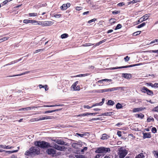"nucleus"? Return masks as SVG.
<instances>
[{
  "label": "nucleus",
  "mask_w": 158,
  "mask_h": 158,
  "mask_svg": "<svg viewBox=\"0 0 158 158\" xmlns=\"http://www.w3.org/2000/svg\"><path fill=\"white\" fill-rule=\"evenodd\" d=\"M89 75V74L86 73L85 74H81L78 75H77L74 76L75 77H85Z\"/></svg>",
  "instance_id": "nucleus-28"
},
{
  "label": "nucleus",
  "mask_w": 158,
  "mask_h": 158,
  "mask_svg": "<svg viewBox=\"0 0 158 158\" xmlns=\"http://www.w3.org/2000/svg\"><path fill=\"white\" fill-rule=\"evenodd\" d=\"M154 119L152 117H148L147 119V122H150L151 121L154 122Z\"/></svg>",
  "instance_id": "nucleus-30"
},
{
  "label": "nucleus",
  "mask_w": 158,
  "mask_h": 158,
  "mask_svg": "<svg viewBox=\"0 0 158 158\" xmlns=\"http://www.w3.org/2000/svg\"><path fill=\"white\" fill-rule=\"evenodd\" d=\"M60 9L62 10H65L67 9V7L65 4H63L61 7Z\"/></svg>",
  "instance_id": "nucleus-26"
},
{
  "label": "nucleus",
  "mask_w": 158,
  "mask_h": 158,
  "mask_svg": "<svg viewBox=\"0 0 158 158\" xmlns=\"http://www.w3.org/2000/svg\"><path fill=\"white\" fill-rule=\"evenodd\" d=\"M34 144L35 146L42 148L53 147L59 151H64L65 150V148L64 146H59L56 143L51 145L48 143L43 141H35V142Z\"/></svg>",
  "instance_id": "nucleus-1"
},
{
  "label": "nucleus",
  "mask_w": 158,
  "mask_h": 158,
  "mask_svg": "<svg viewBox=\"0 0 158 158\" xmlns=\"http://www.w3.org/2000/svg\"><path fill=\"white\" fill-rule=\"evenodd\" d=\"M122 27V26L121 24H118L117 25V26H116V27H115V28L114 30H117V29L121 28Z\"/></svg>",
  "instance_id": "nucleus-39"
},
{
  "label": "nucleus",
  "mask_w": 158,
  "mask_h": 158,
  "mask_svg": "<svg viewBox=\"0 0 158 158\" xmlns=\"http://www.w3.org/2000/svg\"><path fill=\"white\" fill-rule=\"evenodd\" d=\"M27 73V72H25L24 73H22V74H18V75H13V76H9V77H11L20 76H21V75H23L24 74H25L26 73Z\"/></svg>",
  "instance_id": "nucleus-48"
},
{
  "label": "nucleus",
  "mask_w": 158,
  "mask_h": 158,
  "mask_svg": "<svg viewBox=\"0 0 158 158\" xmlns=\"http://www.w3.org/2000/svg\"><path fill=\"white\" fill-rule=\"evenodd\" d=\"M120 12L119 11L115 10L112 11V14L114 15H116L119 13Z\"/></svg>",
  "instance_id": "nucleus-52"
},
{
  "label": "nucleus",
  "mask_w": 158,
  "mask_h": 158,
  "mask_svg": "<svg viewBox=\"0 0 158 158\" xmlns=\"http://www.w3.org/2000/svg\"><path fill=\"white\" fill-rule=\"evenodd\" d=\"M144 157V156L143 154L142 153H141L138 155H137L135 158H143Z\"/></svg>",
  "instance_id": "nucleus-24"
},
{
  "label": "nucleus",
  "mask_w": 158,
  "mask_h": 158,
  "mask_svg": "<svg viewBox=\"0 0 158 158\" xmlns=\"http://www.w3.org/2000/svg\"><path fill=\"white\" fill-rule=\"evenodd\" d=\"M146 84L149 86H151L152 87H153V84L151 83H147Z\"/></svg>",
  "instance_id": "nucleus-63"
},
{
  "label": "nucleus",
  "mask_w": 158,
  "mask_h": 158,
  "mask_svg": "<svg viewBox=\"0 0 158 158\" xmlns=\"http://www.w3.org/2000/svg\"><path fill=\"white\" fill-rule=\"evenodd\" d=\"M106 39H104L102 41H100L98 43H97L95 44V45H94V47H95L97 46H99V45H100V44H102V43L106 42Z\"/></svg>",
  "instance_id": "nucleus-20"
},
{
  "label": "nucleus",
  "mask_w": 158,
  "mask_h": 158,
  "mask_svg": "<svg viewBox=\"0 0 158 158\" xmlns=\"http://www.w3.org/2000/svg\"><path fill=\"white\" fill-rule=\"evenodd\" d=\"M18 150H14L13 151H6V152H8V153H9V154H11V153H13L14 152H17L18 151V150L19 149V147H18Z\"/></svg>",
  "instance_id": "nucleus-33"
},
{
  "label": "nucleus",
  "mask_w": 158,
  "mask_h": 158,
  "mask_svg": "<svg viewBox=\"0 0 158 158\" xmlns=\"http://www.w3.org/2000/svg\"><path fill=\"white\" fill-rule=\"evenodd\" d=\"M40 153V149L37 147H32L29 150L27 151L25 155L27 158H31L36 154H39Z\"/></svg>",
  "instance_id": "nucleus-2"
},
{
  "label": "nucleus",
  "mask_w": 158,
  "mask_h": 158,
  "mask_svg": "<svg viewBox=\"0 0 158 158\" xmlns=\"http://www.w3.org/2000/svg\"><path fill=\"white\" fill-rule=\"evenodd\" d=\"M78 82V81H76L72 85V87L74 90H80V87L78 86H77Z\"/></svg>",
  "instance_id": "nucleus-10"
},
{
  "label": "nucleus",
  "mask_w": 158,
  "mask_h": 158,
  "mask_svg": "<svg viewBox=\"0 0 158 158\" xmlns=\"http://www.w3.org/2000/svg\"><path fill=\"white\" fill-rule=\"evenodd\" d=\"M82 8V7H79V6H77L76 8V10H81Z\"/></svg>",
  "instance_id": "nucleus-54"
},
{
  "label": "nucleus",
  "mask_w": 158,
  "mask_h": 158,
  "mask_svg": "<svg viewBox=\"0 0 158 158\" xmlns=\"http://www.w3.org/2000/svg\"><path fill=\"white\" fill-rule=\"evenodd\" d=\"M110 151V148L101 147L97 148L95 152L98 153H106L107 152Z\"/></svg>",
  "instance_id": "nucleus-4"
},
{
  "label": "nucleus",
  "mask_w": 158,
  "mask_h": 158,
  "mask_svg": "<svg viewBox=\"0 0 158 158\" xmlns=\"http://www.w3.org/2000/svg\"><path fill=\"white\" fill-rule=\"evenodd\" d=\"M153 153L156 158H158V151H154L153 152Z\"/></svg>",
  "instance_id": "nucleus-35"
},
{
  "label": "nucleus",
  "mask_w": 158,
  "mask_h": 158,
  "mask_svg": "<svg viewBox=\"0 0 158 158\" xmlns=\"http://www.w3.org/2000/svg\"><path fill=\"white\" fill-rule=\"evenodd\" d=\"M33 21V20H29L28 19H24L23 21V22L24 23H28L32 22Z\"/></svg>",
  "instance_id": "nucleus-29"
},
{
  "label": "nucleus",
  "mask_w": 158,
  "mask_h": 158,
  "mask_svg": "<svg viewBox=\"0 0 158 158\" xmlns=\"http://www.w3.org/2000/svg\"><path fill=\"white\" fill-rule=\"evenodd\" d=\"M83 107L84 108H87V109H89L92 107L91 106H89V105H84Z\"/></svg>",
  "instance_id": "nucleus-59"
},
{
  "label": "nucleus",
  "mask_w": 158,
  "mask_h": 158,
  "mask_svg": "<svg viewBox=\"0 0 158 158\" xmlns=\"http://www.w3.org/2000/svg\"><path fill=\"white\" fill-rule=\"evenodd\" d=\"M94 44H92L91 43H86L85 44H84L83 45V46L84 47H87V46H90L93 45H94Z\"/></svg>",
  "instance_id": "nucleus-42"
},
{
  "label": "nucleus",
  "mask_w": 158,
  "mask_h": 158,
  "mask_svg": "<svg viewBox=\"0 0 158 158\" xmlns=\"http://www.w3.org/2000/svg\"><path fill=\"white\" fill-rule=\"evenodd\" d=\"M33 21L31 23H34L33 24L34 25H39L38 23H37V22H41V21H35V20H33Z\"/></svg>",
  "instance_id": "nucleus-53"
},
{
  "label": "nucleus",
  "mask_w": 158,
  "mask_h": 158,
  "mask_svg": "<svg viewBox=\"0 0 158 158\" xmlns=\"http://www.w3.org/2000/svg\"><path fill=\"white\" fill-rule=\"evenodd\" d=\"M154 111H158V106H157L154 108L152 110Z\"/></svg>",
  "instance_id": "nucleus-58"
},
{
  "label": "nucleus",
  "mask_w": 158,
  "mask_h": 158,
  "mask_svg": "<svg viewBox=\"0 0 158 158\" xmlns=\"http://www.w3.org/2000/svg\"><path fill=\"white\" fill-rule=\"evenodd\" d=\"M14 147L13 146H10L8 145L6 146L5 145L4 149H9L13 148Z\"/></svg>",
  "instance_id": "nucleus-44"
},
{
  "label": "nucleus",
  "mask_w": 158,
  "mask_h": 158,
  "mask_svg": "<svg viewBox=\"0 0 158 158\" xmlns=\"http://www.w3.org/2000/svg\"><path fill=\"white\" fill-rule=\"evenodd\" d=\"M142 64L141 63L135 64H134L130 65H126L124 66H122L121 67H113L110 68V69H122V68H130L131 67L136 66L139 65H142Z\"/></svg>",
  "instance_id": "nucleus-5"
},
{
  "label": "nucleus",
  "mask_w": 158,
  "mask_h": 158,
  "mask_svg": "<svg viewBox=\"0 0 158 158\" xmlns=\"http://www.w3.org/2000/svg\"><path fill=\"white\" fill-rule=\"evenodd\" d=\"M89 133L88 132H85L83 134H80L78 133H76V135L79 136L81 137H83L87 135V134H88Z\"/></svg>",
  "instance_id": "nucleus-16"
},
{
  "label": "nucleus",
  "mask_w": 158,
  "mask_h": 158,
  "mask_svg": "<svg viewBox=\"0 0 158 158\" xmlns=\"http://www.w3.org/2000/svg\"><path fill=\"white\" fill-rule=\"evenodd\" d=\"M141 33V31H137L136 32H135L134 33V35H139Z\"/></svg>",
  "instance_id": "nucleus-60"
},
{
  "label": "nucleus",
  "mask_w": 158,
  "mask_h": 158,
  "mask_svg": "<svg viewBox=\"0 0 158 158\" xmlns=\"http://www.w3.org/2000/svg\"><path fill=\"white\" fill-rule=\"evenodd\" d=\"M145 109V108H143L142 107H139V108H134L133 110L132 111L133 112L135 113L136 112H138L139 111H142Z\"/></svg>",
  "instance_id": "nucleus-13"
},
{
  "label": "nucleus",
  "mask_w": 158,
  "mask_h": 158,
  "mask_svg": "<svg viewBox=\"0 0 158 158\" xmlns=\"http://www.w3.org/2000/svg\"><path fill=\"white\" fill-rule=\"evenodd\" d=\"M117 88V90L120 89L122 91H123L124 90V89L125 88V87H116Z\"/></svg>",
  "instance_id": "nucleus-43"
},
{
  "label": "nucleus",
  "mask_w": 158,
  "mask_h": 158,
  "mask_svg": "<svg viewBox=\"0 0 158 158\" xmlns=\"http://www.w3.org/2000/svg\"><path fill=\"white\" fill-rule=\"evenodd\" d=\"M62 110V109H56V110H52L46 111L44 113L47 114V113H52V112L57 111H60V110Z\"/></svg>",
  "instance_id": "nucleus-19"
},
{
  "label": "nucleus",
  "mask_w": 158,
  "mask_h": 158,
  "mask_svg": "<svg viewBox=\"0 0 158 158\" xmlns=\"http://www.w3.org/2000/svg\"><path fill=\"white\" fill-rule=\"evenodd\" d=\"M113 112H105L102 114V116H111L114 114Z\"/></svg>",
  "instance_id": "nucleus-14"
},
{
  "label": "nucleus",
  "mask_w": 158,
  "mask_h": 158,
  "mask_svg": "<svg viewBox=\"0 0 158 158\" xmlns=\"http://www.w3.org/2000/svg\"><path fill=\"white\" fill-rule=\"evenodd\" d=\"M123 106L119 103H118L116 105V107L117 109H119L122 108Z\"/></svg>",
  "instance_id": "nucleus-32"
},
{
  "label": "nucleus",
  "mask_w": 158,
  "mask_h": 158,
  "mask_svg": "<svg viewBox=\"0 0 158 158\" xmlns=\"http://www.w3.org/2000/svg\"><path fill=\"white\" fill-rule=\"evenodd\" d=\"M68 36V35L66 33L62 34L61 35V37L62 39L65 38Z\"/></svg>",
  "instance_id": "nucleus-34"
},
{
  "label": "nucleus",
  "mask_w": 158,
  "mask_h": 158,
  "mask_svg": "<svg viewBox=\"0 0 158 158\" xmlns=\"http://www.w3.org/2000/svg\"><path fill=\"white\" fill-rule=\"evenodd\" d=\"M130 59V57H128V56H127L124 58V60L126 62H127Z\"/></svg>",
  "instance_id": "nucleus-46"
},
{
  "label": "nucleus",
  "mask_w": 158,
  "mask_h": 158,
  "mask_svg": "<svg viewBox=\"0 0 158 158\" xmlns=\"http://www.w3.org/2000/svg\"><path fill=\"white\" fill-rule=\"evenodd\" d=\"M117 135L119 137L121 136V132L120 131H118L117 133Z\"/></svg>",
  "instance_id": "nucleus-61"
},
{
  "label": "nucleus",
  "mask_w": 158,
  "mask_h": 158,
  "mask_svg": "<svg viewBox=\"0 0 158 158\" xmlns=\"http://www.w3.org/2000/svg\"><path fill=\"white\" fill-rule=\"evenodd\" d=\"M124 5L123 2H120L118 4V6H121Z\"/></svg>",
  "instance_id": "nucleus-64"
},
{
  "label": "nucleus",
  "mask_w": 158,
  "mask_h": 158,
  "mask_svg": "<svg viewBox=\"0 0 158 158\" xmlns=\"http://www.w3.org/2000/svg\"><path fill=\"white\" fill-rule=\"evenodd\" d=\"M153 87H158V83H155L154 84H153Z\"/></svg>",
  "instance_id": "nucleus-62"
},
{
  "label": "nucleus",
  "mask_w": 158,
  "mask_h": 158,
  "mask_svg": "<svg viewBox=\"0 0 158 158\" xmlns=\"http://www.w3.org/2000/svg\"><path fill=\"white\" fill-rule=\"evenodd\" d=\"M109 89V91L111 92V91H114L117 90V88L116 87H113Z\"/></svg>",
  "instance_id": "nucleus-41"
},
{
  "label": "nucleus",
  "mask_w": 158,
  "mask_h": 158,
  "mask_svg": "<svg viewBox=\"0 0 158 158\" xmlns=\"http://www.w3.org/2000/svg\"><path fill=\"white\" fill-rule=\"evenodd\" d=\"M137 117L140 118H143L144 117V115L141 114H137Z\"/></svg>",
  "instance_id": "nucleus-47"
},
{
  "label": "nucleus",
  "mask_w": 158,
  "mask_h": 158,
  "mask_svg": "<svg viewBox=\"0 0 158 158\" xmlns=\"http://www.w3.org/2000/svg\"><path fill=\"white\" fill-rule=\"evenodd\" d=\"M46 152L48 154L53 156L56 154V151L54 149L50 148L47 150Z\"/></svg>",
  "instance_id": "nucleus-8"
},
{
  "label": "nucleus",
  "mask_w": 158,
  "mask_h": 158,
  "mask_svg": "<svg viewBox=\"0 0 158 158\" xmlns=\"http://www.w3.org/2000/svg\"><path fill=\"white\" fill-rule=\"evenodd\" d=\"M140 0H133L132 1V3H135L136 2H140Z\"/></svg>",
  "instance_id": "nucleus-56"
},
{
  "label": "nucleus",
  "mask_w": 158,
  "mask_h": 158,
  "mask_svg": "<svg viewBox=\"0 0 158 158\" xmlns=\"http://www.w3.org/2000/svg\"><path fill=\"white\" fill-rule=\"evenodd\" d=\"M147 93L149 95H151V96H152L153 94V92L151 90H149L148 89V90Z\"/></svg>",
  "instance_id": "nucleus-40"
},
{
  "label": "nucleus",
  "mask_w": 158,
  "mask_h": 158,
  "mask_svg": "<svg viewBox=\"0 0 158 158\" xmlns=\"http://www.w3.org/2000/svg\"><path fill=\"white\" fill-rule=\"evenodd\" d=\"M114 104V102L111 100H108L107 103V104L109 106H113Z\"/></svg>",
  "instance_id": "nucleus-21"
},
{
  "label": "nucleus",
  "mask_w": 158,
  "mask_h": 158,
  "mask_svg": "<svg viewBox=\"0 0 158 158\" xmlns=\"http://www.w3.org/2000/svg\"><path fill=\"white\" fill-rule=\"evenodd\" d=\"M152 131L153 133H155L156 132L157 129L155 127H153L152 128Z\"/></svg>",
  "instance_id": "nucleus-45"
},
{
  "label": "nucleus",
  "mask_w": 158,
  "mask_h": 158,
  "mask_svg": "<svg viewBox=\"0 0 158 158\" xmlns=\"http://www.w3.org/2000/svg\"><path fill=\"white\" fill-rule=\"evenodd\" d=\"M76 158H86L85 156L83 155H77L75 156Z\"/></svg>",
  "instance_id": "nucleus-38"
},
{
  "label": "nucleus",
  "mask_w": 158,
  "mask_h": 158,
  "mask_svg": "<svg viewBox=\"0 0 158 158\" xmlns=\"http://www.w3.org/2000/svg\"><path fill=\"white\" fill-rule=\"evenodd\" d=\"M148 90V88L144 86L141 89L142 91L145 93H147Z\"/></svg>",
  "instance_id": "nucleus-27"
},
{
  "label": "nucleus",
  "mask_w": 158,
  "mask_h": 158,
  "mask_svg": "<svg viewBox=\"0 0 158 158\" xmlns=\"http://www.w3.org/2000/svg\"><path fill=\"white\" fill-rule=\"evenodd\" d=\"M16 61L15 60L14 61H12L10 62V64H6L4 65L3 66H7V65H10V64H14L15 63H16Z\"/></svg>",
  "instance_id": "nucleus-57"
},
{
  "label": "nucleus",
  "mask_w": 158,
  "mask_h": 158,
  "mask_svg": "<svg viewBox=\"0 0 158 158\" xmlns=\"http://www.w3.org/2000/svg\"><path fill=\"white\" fill-rule=\"evenodd\" d=\"M109 137V136L107 135L106 134H103L102 135V137H101V139H107Z\"/></svg>",
  "instance_id": "nucleus-22"
},
{
  "label": "nucleus",
  "mask_w": 158,
  "mask_h": 158,
  "mask_svg": "<svg viewBox=\"0 0 158 158\" xmlns=\"http://www.w3.org/2000/svg\"><path fill=\"white\" fill-rule=\"evenodd\" d=\"M37 23H38V22ZM38 23L40 25H41L44 27L49 26L54 24L53 22L49 21H41V22H38Z\"/></svg>",
  "instance_id": "nucleus-6"
},
{
  "label": "nucleus",
  "mask_w": 158,
  "mask_h": 158,
  "mask_svg": "<svg viewBox=\"0 0 158 158\" xmlns=\"http://www.w3.org/2000/svg\"><path fill=\"white\" fill-rule=\"evenodd\" d=\"M151 136L149 133H143V138L144 139L146 138H150Z\"/></svg>",
  "instance_id": "nucleus-15"
},
{
  "label": "nucleus",
  "mask_w": 158,
  "mask_h": 158,
  "mask_svg": "<svg viewBox=\"0 0 158 158\" xmlns=\"http://www.w3.org/2000/svg\"><path fill=\"white\" fill-rule=\"evenodd\" d=\"M81 145L79 144L78 143H72V146L75 148H78V145Z\"/></svg>",
  "instance_id": "nucleus-25"
},
{
  "label": "nucleus",
  "mask_w": 158,
  "mask_h": 158,
  "mask_svg": "<svg viewBox=\"0 0 158 158\" xmlns=\"http://www.w3.org/2000/svg\"><path fill=\"white\" fill-rule=\"evenodd\" d=\"M96 20V19L94 18V19H93L91 20H90L89 21H88V23H91L92 22H94Z\"/></svg>",
  "instance_id": "nucleus-51"
},
{
  "label": "nucleus",
  "mask_w": 158,
  "mask_h": 158,
  "mask_svg": "<svg viewBox=\"0 0 158 158\" xmlns=\"http://www.w3.org/2000/svg\"><path fill=\"white\" fill-rule=\"evenodd\" d=\"M43 50H44V49H42L37 50L34 52V53H38L39 52L42 51Z\"/></svg>",
  "instance_id": "nucleus-49"
},
{
  "label": "nucleus",
  "mask_w": 158,
  "mask_h": 158,
  "mask_svg": "<svg viewBox=\"0 0 158 158\" xmlns=\"http://www.w3.org/2000/svg\"><path fill=\"white\" fill-rule=\"evenodd\" d=\"M122 77L127 79H129L132 76L130 74L123 73L122 74Z\"/></svg>",
  "instance_id": "nucleus-11"
},
{
  "label": "nucleus",
  "mask_w": 158,
  "mask_h": 158,
  "mask_svg": "<svg viewBox=\"0 0 158 158\" xmlns=\"http://www.w3.org/2000/svg\"><path fill=\"white\" fill-rule=\"evenodd\" d=\"M33 107H27V108H22L19 109V111H22L23 110H31L32 108Z\"/></svg>",
  "instance_id": "nucleus-31"
},
{
  "label": "nucleus",
  "mask_w": 158,
  "mask_h": 158,
  "mask_svg": "<svg viewBox=\"0 0 158 158\" xmlns=\"http://www.w3.org/2000/svg\"><path fill=\"white\" fill-rule=\"evenodd\" d=\"M54 118L53 116H46V117H40L38 118H35V121H39L40 120H44L45 119H52Z\"/></svg>",
  "instance_id": "nucleus-9"
},
{
  "label": "nucleus",
  "mask_w": 158,
  "mask_h": 158,
  "mask_svg": "<svg viewBox=\"0 0 158 158\" xmlns=\"http://www.w3.org/2000/svg\"><path fill=\"white\" fill-rule=\"evenodd\" d=\"M109 21L110 23L111 24H112L116 22V20L114 18H111L110 19Z\"/></svg>",
  "instance_id": "nucleus-23"
},
{
  "label": "nucleus",
  "mask_w": 158,
  "mask_h": 158,
  "mask_svg": "<svg viewBox=\"0 0 158 158\" xmlns=\"http://www.w3.org/2000/svg\"><path fill=\"white\" fill-rule=\"evenodd\" d=\"M149 15L147 14L144 15L140 18L142 19V21L143 22V21L147 20L148 19V18L149 17Z\"/></svg>",
  "instance_id": "nucleus-17"
},
{
  "label": "nucleus",
  "mask_w": 158,
  "mask_h": 158,
  "mask_svg": "<svg viewBox=\"0 0 158 158\" xmlns=\"http://www.w3.org/2000/svg\"><path fill=\"white\" fill-rule=\"evenodd\" d=\"M146 23H143L142 24H140V25H138L137 26V28H140L142 27H143V26H145L146 25Z\"/></svg>",
  "instance_id": "nucleus-36"
},
{
  "label": "nucleus",
  "mask_w": 158,
  "mask_h": 158,
  "mask_svg": "<svg viewBox=\"0 0 158 158\" xmlns=\"http://www.w3.org/2000/svg\"><path fill=\"white\" fill-rule=\"evenodd\" d=\"M61 16V15L60 14H56V15H54V16L56 18H60V17Z\"/></svg>",
  "instance_id": "nucleus-50"
},
{
  "label": "nucleus",
  "mask_w": 158,
  "mask_h": 158,
  "mask_svg": "<svg viewBox=\"0 0 158 158\" xmlns=\"http://www.w3.org/2000/svg\"><path fill=\"white\" fill-rule=\"evenodd\" d=\"M12 0H6L3 2V3L4 4V5H5L6 4L7 2H9Z\"/></svg>",
  "instance_id": "nucleus-55"
},
{
  "label": "nucleus",
  "mask_w": 158,
  "mask_h": 158,
  "mask_svg": "<svg viewBox=\"0 0 158 158\" xmlns=\"http://www.w3.org/2000/svg\"><path fill=\"white\" fill-rule=\"evenodd\" d=\"M37 13H30L29 14V15L30 17L36 16L37 15Z\"/></svg>",
  "instance_id": "nucleus-37"
},
{
  "label": "nucleus",
  "mask_w": 158,
  "mask_h": 158,
  "mask_svg": "<svg viewBox=\"0 0 158 158\" xmlns=\"http://www.w3.org/2000/svg\"><path fill=\"white\" fill-rule=\"evenodd\" d=\"M105 100V99L104 98H103L102 99V101L99 103H97L92 105L91 106V107H93L94 106H102V105L104 103V101Z\"/></svg>",
  "instance_id": "nucleus-12"
},
{
  "label": "nucleus",
  "mask_w": 158,
  "mask_h": 158,
  "mask_svg": "<svg viewBox=\"0 0 158 158\" xmlns=\"http://www.w3.org/2000/svg\"><path fill=\"white\" fill-rule=\"evenodd\" d=\"M112 81V80L111 79H102V80H100L98 81L97 82V83H103V82L104 81L108 82V81Z\"/></svg>",
  "instance_id": "nucleus-18"
},
{
  "label": "nucleus",
  "mask_w": 158,
  "mask_h": 158,
  "mask_svg": "<svg viewBox=\"0 0 158 158\" xmlns=\"http://www.w3.org/2000/svg\"><path fill=\"white\" fill-rule=\"evenodd\" d=\"M128 153V151L121 147L118 150V155L119 158H124Z\"/></svg>",
  "instance_id": "nucleus-3"
},
{
  "label": "nucleus",
  "mask_w": 158,
  "mask_h": 158,
  "mask_svg": "<svg viewBox=\"0 0 158 158\" xmlns=\"http://www.w3.org/2000/svg\"><path fill=\"white\" fill-rule=\"evenodd\" d=\"M52 140L60 145H67V143L64 142L62 139H59L56 138L55 139H52Z\"/></svg>",
  "instance_id": "nucleus-7"
}]
</instances>
